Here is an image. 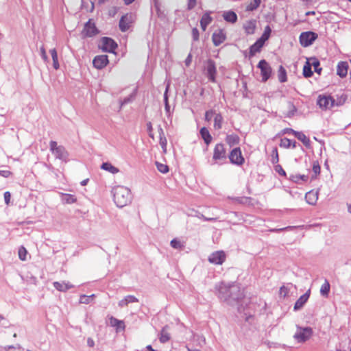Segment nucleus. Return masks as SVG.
Here are the masks:
<instances>
[{
	"instance_id": "1",
	"label": "nucleus",
	"mask_w": 351,
	"mask_h": 351,
	"mask_svg": "<svg viewBox=\"0 0 351 351\" xmlns=\"http://www.w3.org/2000/svg\"><path fill=\"white\" fill-rule=\"evenodd\" d=\"M217 295L220 300L228 302L232 304V300L237 301L242 295L240 289L237 285L234 283L220 282L215 286Z\"/></svg>"
},
{
	"instance_id": "2",
	"label": "nucleus",
	"mask_w": 351,
	"mask_h": 351,
	"mask_svg": "<svg viewBox=\"0 0 351 351\" xmlns=\"http://www.w3.org/2000/svg\"><path fill=\"white\" fill-rule=\"evenodd\" d=\"M114 202L119 208H123L132 202V193L126 186H116L112 191Z\"/></svg>"
},
{
	"instance_id": "3",
	"label": "nucleus",
	"mask_w": 351,
	"mask_h": 351,
	"mask_svg": "<svg viewBox=\"0 0 351 351\" xmlns=\"http://www.w3.org/2000/svg\"><path fill=\"white\" fill-rule=\"evenodd\" d=\"M49 149L56 159L64 162L67 160L69 156L68 152L63 146L58 145L56 141H50Z\"/></svg>"
},
{
	"instance_id": "4",
	"label": "nucleus",
	"mask_w": 351,
	"mask_h": 351,
	"mask_svg": "<svg viewBox=\"0 0 351 351\" xmlns=\"http://www.w3.org/2000/svg\"><path fill=\"white\" fill-rule=\"evenodd\" d=\"M313 333V329L311 327H301L297 326L293 338L298 343H304L310 339Z\"/></svg>"
},
{
	"instance_id": "5",
	"label": "nucleus",
	"mask_w": 351,
	"mask_h": 351,
	"mask_svg": "<svg viewBox=\"0 0 351 351\" xmlns=\"http://www.w3.org/2000/svg\"><path fill=\"white\" fill-rule=\"evenodd\" d=\"M204 73L211 82H216L217 68L215 63L212 60H207L204 65Z\"/></svg>"
},
{
	"instance_id": "6",
	"label": "nucleus",
	"mask_w": 351,
	"mask_h": 351,
	"mask_svg": "<svg viewBox=\"0 0 351 351\" xmlns=\"http://www.w3.org/2000/svg\"><path fill=\"white\" fill-rule=\"evenodd\" d=\"M322 110H328L335 106V100L330 95H319L317 101Z\"/></svg>"
},
{
	"instance_id": "7",
	"label": "nucleus",
	"mask_w": 351,
	"mask_h": 351,
	"mask_svg": "<svg viewBox=\"0 0 351 351\" xmlns=\"http://www.w3.org/2000/svg\"><path fill=\"white\" fill-rule=\"evenodd\" d=\"M317 34L313 32H302L300 36V43L303 47H308L317 39Z\"/></svg>"
},
{
	"instance_id": "8",
	"label": "nucleus",
	"mask_w": 351,
	"mask_h": 351,
	"mask_svg": "<svg viewBox=\"0 0 351 351\" xmlns=\"http://www.w3.org/2000/svg\"><path fill=\"white\" fill-rule=\"evenodd\" d=\"M117 47V45L116 43L110 38L108 37H104L101 39L99 47L104 51L106 52H114V50Z\"/></svg>"
},
{
	"instance_id": "9",
	"label": "nucleus",
	"mask_w": 351,
	"mask_h": 351,
	"mask_svg": "<svg viewBox=\"0 0 351 351\" xmlns=\"http://www.w3.org/2000/svg\"><path fill=\"white\" fill-rule=\"evenodd\" d=\"M258 68L261 70L262 81L266 82L271 76V67L265 60H262L258 62Z\"/></svg>"
},
{
	"instance_id": "10",
	"label": "nucleus",
	"mask_w": 351,
	"mask_h": 351,
	"mask_svg": "<svg viewBox=\"0 0 351 351\" xmlns=\"http://www.w3.org/2000/svg\"><path fill=\"white\" fill-rule=\"evenodd\" d=\"M226 255L222 250L216 251L210 254L208 261L214 265H222L226 261Z\"/></svg>"
},
{
	"instance_id": "11",
	"label": "nucleus",
	"mask_w": 351,
	"mask_h": 351,
	"mask_svg": "<svg viewBox=\"0 0 351 351\" xmlns=\"http://www.w3.org/2000/svg\"><path fill=\"white\" fill-rule=\"evenodd\" d=\"M229 158L232 164L241 165L244 162V158L242 156L240 148L236 147L233 149L230 155Z\"/></svg>"
},
{
	"instance_id": "12",
	"label": "nucleus",
	"mask_w": 351,
	"mask_h": 351,
	"mask_svg": "<svg viewBox=\"0 0 351 351\" xmlns=\"http://www.w3.org/2000/svg\"><path fill=\"white\" fill-rule=\"evenodd\" d=\"M134 20V16L132 14H126L123 16L119 21V27L122 32L127 31L131 24L133 23Z\"/></svg>"
},
{
	"instance_id": "13",
	"label": "nucleus",
	"mask_w": 351,
	"mask_h": 351,
	"mask_svg": "<svg viewBox=\"0 0 351 351\" xmlns=\"http://www.w3.org/2000/svg\"><path fill=\"white\" fill-rule=\"evenodd\" d=\"M226 158V154L223 145L221 143L217 144L213 150V159L217 161L225 159Z\"/></svg>"
},
{
	"instance_id": "14",
	"label": "nucleus",
	"mask_w": 351,
	"mask_h": 351,
	"mask_svg": "<svg viewBox=\"0 0 351 351\" xmlns=\"http://www.w3.org/2000/svg\"><path fill=\"white\" fill-rule=\"evenodd\" d=\"M108 63V58L106 55H100L95 57L93 61L94 66L97 69L104 68Z\"/></svg>"
},
{
	"instance_id": "15",
	"label": "nucleus",
	"mask_w": 351,
	"mask_h": 351,
	"mask_svg": "<svg viewBox=\"0 0 351 351\" xmlns=\"http://www.w3.org/2000/svg\"><path fill=\"white\" fill-rule=\"evenodd\" d=\"M311 290L308 289L304 294L301 295L295 302L293 309L295 311L300 310L309 299Z\"/></svg>"
},
{
	"instance_id": "16",
	"label": "nucleus",
	"mask_w": 351,
	"mask_h": 351,
	"mask_svg": "<svg viewBox=\"0 0 351 351\" xmlns=\"http://www.w3.org/2000/svg\"><path fill=\"white\" fill-rule=\"evenodd\" d=\"M226 34L223 30L219 29L215 32L212 36V40L215 46H219L226 40Z\"/></svg>"
},
{
	"instance_id": "17",
	"label": "nucleus",
	"mask_w": 351,
	"mask_h": 351,
	"mask_svg": "<svg viewBox=\"0 0 351 351\" xmlns=\"http://www.w3.org/2000/svg\"><path fill=\"white\" fill-rule=\"evenodd\" d=\"M83 34L85 36L91 37L97 34V29L93 23L90 21H88L84 25L83 32Z\"/></svg>"
},
{
	"instance_id": "18",
	"label": "nucleus",
	"mask_w": 351,
	"mask_h": 351,
	"mask_svg": "<svg viewBox=\"0 0 351 351\" xmlns=\"http://www.w3.org/2000/svg\"><path fill=\"white\" fill-rule=\"evenodd\" d=\"M256 28V21L252 19L245 21L243 24V29L245 34L251 35L254 34Z\"/></svg>"
},
{
	"instance_id": "19",
	"label": "nucleus",
	"mask_w": 351,
	"mask_h": 351,
	"mask_svg": "<svg viewBox=\"0 0 351 351\" xmlns=\"http://www.w3.org/2000/svg\"><path fill=\"white\" fill-rule=\"evenodd\" d=\"M319 191H310L306 193L305 199L306 202L310 205H315L318 199Z\"/></svg>"
},
{
	"instance_id": "20",
	"label": "nucleus",
	"mask_w": 351,
	"mask_h": 351,
	"mask_svg": "<svg viewBox=\"0 0 351 351\" xmlns=\"http://www.w3.org/2000/svg\"><path fill=\"white\" fill-rule=\"evenodd\" d=\"M348 64L347 62H339L337 66V74L341 77H344L348 73Z\"/></svg>"
},
{
	"instance_id": "21",
	"label": "nucleus",
	"mask_w": 351,
	"mask_h": 351,
	"mask_svg": "<svg viewBox=\"0 0 351 351\" xmlns=\"http://www.w3.org/2000/svg\"><path fill=\"white\" fill-rule=\"evenodd\" d=\"M291 134H293L299 141L307 147H310L311 141L310 139L302 132H297L291 130Z\"/></svg>"
},
{
	"instance_id": "22",
	"label": "nucleus",
	"mask_w": 351,
	"mask_h": 351,
	"mask_svg": "<svg viewBox=\"0 0 351 351\" xmlns=\"http://www.w3.org/2000/svg\"><path fill=\"white\" fill-rule=\"evenodd\" d=\"M53 284L57 290L62 292H65L73 287V285L69 282H54Z\"/></svg>"
},
{
	"instance_id": "23",
	"label": "nucleus",
	"mask_w": 351,
	"mask_h": 351,
	"mask_svg": "<svg viewBox=\"0 0 351 351\" xmlns=\"http://www.w3.org/2000/svg\"><path fill=\"white\" fill-rule=\"evenodd\" d=\"M265 43L259 38L250 47V56H254L256 53L259 52L263 47Z\"/></svg>"
},
{
	"instance_id": "24",
	"label": "nucleus",
	"mask_w": 351,
	"mask_h": 351,
	"mask_svg": "<svg viewBox=\"0 0 351 351\" xmlns=\"http://www.w3.org/2000/svg\"><path fill=\"white\" fill-rule=\"evenodd\" d=\"M138 300L134 296L132 295H128L125 296L123 299L121 300L119 302V306L124 307L127 306L130 303L138 302Z\"/></svg>"
},
{
	"instance_id": "25",
	"label": "nucleus",
	"mask_w": 351,
	"mask_h": 351,
	"mask_svg": "<svg viewBox=\"0 0 351 351\" xmlns=\"http://www.w3.org/2000/svg\"><path fill=\"white\" fill-rule=\"evenodd\" d=\"M213 19L210 15V12H206L202 16L200 20V26L203 31H205L207 26L212 22Z\"/></svg>"
},
{
	"instance_id": "26",
	"label": "nucleus",
	"mask_w": 351,
	"mask_h": 351,
	"mask_svg": "<svg viewBox=\"0 0 351 351\" xmlns=\"http://www.w3.org/2000/svg\"><path fill=\"white\" fill-rule=\"evenodd\" d=\"M224 20L227 22L234 23L237 21V15L233 11H226L223 14Z\"/></svg>"
},
{
	"instance_id": "27",
	"label": "nucleus",
	"mask_w": 351,
	"mask_h": 351,
	"mask_svg": "<svg viewBox=\"0 0 351 351\" xmlns=\"http://www.w3.org/2000/svg\"><path fill=\"white\" fill-rule=\"evenodd\" d=\"M101 169L112 174H116L119 171V169L118 168L113 166L110 162H104L101 166Z\"/></svg>"
},
{
	"instance_id": "28",
	"label": "nucleus",
	"mask_w": 351,
	"mask_h": 351,
	"mask_svg": "<svg viewBox=\"0 0 351 351\" xmlns=\"http://www.w3.org/2000/svg\"><path fill=\"white\" fill-rule=\"evenodd\" d=\"M199 132H200V135H201L202 138L204 139L205 143L206 145H209L210 143V142L212 141V136L210 134V132L208 130V129L204 127V128H201Z\"/></svg>"
},
{
	"instance_id": "29",
	"label": "nucleus",
	"mask_w": 351,
	"mask_h": 351,
	"mask_svg": "<svg viewBox=\"0 0 351 351\" xmlns=\"http://www.w3.org/2000/svg\"><path fill=\"white\" fill-rule=\"evenodd\" d=\"M206 343V339L203 336L194 335L193 337V343L198 348H202Z\"/></svg>"
},
{
	"instance_id": "30",
	"label": "nucleus",
	"mask_w": 351,
	"mask_h": 351,
	"mask_svg": "<svg viewBox=\"0 0 351 351\" xmlns=\"http://www.w3.org/2000/svg\"><path fill=\"white\" fill-rule=\"evenodd\" d=\"M330 289V285L327 280L322 285L320 288V294L324 298H328Z\"/></svg>"
},
{
	"instance_id": "31",
	"label": "nucleus",
	"mask_w": 351,
	"mask_h": 351,
	"mask_svg": "<svg viewBox=\"0 0 351 351\" xmlns=\"http://www.w3.org/2000/svg\"><path fill=\"white\" fill-rule=\"evenodd\" d=\"M77 199L75 195L71 194L62 193V202L64 204H73L76 202Z\"/></svg>"
},
{
	"instance_id": "32",
	"label": "nucleus",
	"mask_w": 351,
	"mask_h": 351,
	"mask_svg": "<svg viewBox=\"0 0 351 351\" xmlns=\"http://www.w3.org/2000/svg\"><path fill=\"white\" fill-rule=\"evenodd\" d=\"M226 141L230 146H234L239 143V137L237 134H229L226 136Z\"/></svg>"
},
{
	"instance_id": "33",
	"label": "nucleus",
	"mask_w": 351,
	"mask_h": 351,
	"mask_svg": "<svg viewBox=\"0 0 351 351\" xmlns=\"http://www.w3.org/2000/svg\"><path fill=\"white\" fill-rule=\"evenodd\" d=\"M110 324L112 326L117 327V330H119V328H122L123 330L125 328L124 322L121 320L117 319L114 317H110Z\"/></svg>"
},
{
	"instance_id": "34",
	"label": "nucleus",
	"mask_w": 351,
	"mask_h": 351,
	"mask_svg": "<svg viewBox=\"0 0 351 351\" xmlns=\"http://www.w3.org/2000/svg\"><path fill=\"white\" fill-rule=\"evenodd\" d=\"M170 334L167 330V326L164 327L160 332L159 337L160 341L162 343L167 342L170 339Z\"/></svg>"
},
{
	"instance_id": "35",
	"label": "nucleus",
	"mask_w": 351,
	"mask_h": 351,
	"mask_svg": "<svg viewBox=\"0 0 351 351\" xmlns=\"http://www.w3.org/2000/svg\"><path fill=\"white\" fill-rule=\"evenodd\" d=\"M50 53L51 55V58L53 60V68L57 70L60 67V64L58 62V53L56 49H52L50 50Z\"/></svg>"
},
{
	"instance_id": "36",
	"label": "nucleus",
	"mask_w": 351,
	"mask_h": 351,
	"mask_svg": "<svg viewBox=\"0 0 351 351\" xmlns=\"http://www.w3.org/2000/svg\"><path fill=\"white\" fill-rule=\"evenodd\" d=\"M308 179V176L295 174L291 177V180L295 183H300V182H306Z\"/></svg>"
},
{
	"instance_id": "37",
	"label": "nucleus",
	"mask_w": 351,
	"mask_h": 351,
	"mask_svg": "<svg viewBox=\"0 0 351 351\" xmlns=\"http://www.w3.org/2000/svg\"><path fill=\"white\" fill-rule=\"evenodd\" d=\"M278 77L280 82H285L287 80V71L282 66H279Z\"/></svg>"
},
{
	"instance_id": "38",
	"label": "nucleus",
	"mask_w": 351,
	"mask_h": 351,
	"mask_svg": "<svg viewBox=\"0 0 351 351\" xmlns=\"http://www.w3.org/2000/svg\"><path fill=\"white\" fill-rule=\"evenodd\" d=\"M223 117L221 114H216L214 118V128L217 130L221 129L222 126Z\"/></svg>"
},
{
	"instance_id": "39",
	"label": "nucleus",
	"mask_w": 351,
	"mask_h": 351,
	"mask_svg": "<svg viewBox=\"0 0 351 351\" xmlns=\"http://www.w3.org/2000/svg\"><path fill=\"white\" fill-rule=\"evenodd\" d=\"M308 61L310 62L311 66H313L314 67V70H315V72H317L318 73H321L322 69L319 67V60L317 58H311Z\"/></svg>"
},
{
	"instance_id": "40",
	"label": "nucleus",
	"mask_w": 351,
	"mask_h": 351,
	"mask_svg": "<svg viewBox=\"0 0 351 351\" xmlns=\"http://www.w3.org/2000/svg\"><path fill=\"white\" fill-rule=\"evenodd\" d=\"M303 75L305 77H310L313 75L311 64L308 61L306 62L303 67Z\"/></svg>"
},
{
	"instance_id": "41",
	"label": "nucleus",
	"mask_w": 351,
	"mask_h": 351,
	"mask_svg": "<svg viewBox=\"0 0 351 351\" xmlns=\"http://www.w3.org/2000/svg\"><path fill=\"white\" fill-rule=\"evenodd\" d=\"M261 4V0H253L246 7L247 11H253L258 8Z\"/></svg>"
},
{
	"instance_id": "42",
	"label": "nucleus",
	"mask_w": 351,
	"mask_h": 351,
	"mask_svg": "<svg viewBox=\"0 0 351 351\" xmlns=\"http://www.w3.org/2000/svg\"><path fill=\"white\" fill-rule=\"evenodd\" d=\"M271 32V29L269 25H267L265 27L263 34H262L261 37L259 39L265 43V41L267 40L270 37Z\"/></svg>"
},
{
	"instance_id": "43",
	"label": "nucleus",
	"mask_w": 351,
	"mask_h": 351,
	"mask_svg": "<svg viewBox=\"0 0 351 351\" xmlns=\"http://www.w3.org/2000/svg\"><path fill=\"white\" fill-rule=\"evenodd\" d=\"M95 296V294H92L90 295H82L80 298V303L89 304L91 302Z\"/></svg>"
},
{
	"instance_id": "44",
	"label": "nucleus",
	"mask_w": 351,
	"mask_h": 351,
	"mask_svg": "<svg viewBox=\"0 0 351 351\" xmlns=\"http://www.w3.org/2000/svg\"><path fill=\"white\" fill-rule=\"evenodd\" d=\"M169 88V84L168 83L166 86L165 92L164 93L165 108L167 113H169V110H170V106L169 105L168 96H167V92H168Z\"/></svg>"
},
{
	"instance_id": "45",
	"label": "nucleus",
	"mask_w": 351,
	"mask_h": 351,
	"mask_svg": "<svg viewBox=\"0 0 351 351\" xmlns=\"http://www.w3.org/2000/svg\"><path fill=\"white\" fill-rule=\"evenodd\" d=\"M171 246L177 250H181L184 247V245L181 243V241L177 239H173L171 241Z\"/></svg>"
},
{
	"instance_id": "46",
	"label": "nucleus",
	"mask_w": 351,
	"mask_h": 351,
	"mask_svg": "<svg viewBox=\"0 0 351 351\" xmlns=\"http://www.w3.org/2000/svg\"><path fill=\"white\" fill-rule=\"evenodd\" d=\"M313 172L314 173L313 176H312V179L315 178L317 175L320 173V166L318 163V162L315 161L313 164Z\"/></svg>"
},
{
	"instance_id": "47",
	"label": "nucleus",
	"mask_w": 351,
	"mask_h": 351,
	"mask_svg": "<svg viewBox=\"0 0 351 351\" xmlns=\"http://www.w3.org/2000/svg\"><path fill=\"white\" fill-rule=\"evenodd\" d=\"M279 161V157H278V149L276 147H274L273 149H272V152H271V162L273 163V164H277Z\"/></svg>"
},
{
	"instance_id": "48",
	"label": "nucleus",
	"mask_w": 351,
	"mask_h": 351,
	"mask_svg": "<svg viewBox=\"0 0 351 351\" xmlns=\"http://www.w3.org/2000/svg\"><path fill=\"white\" fill-rule=\"evenodd\" d=\"M154 3V8L158 15V16L162 17L163 15V13L161 11V4L159 1V0H152Z\"/></svg>"
},
{
	"instance_id": "49",
	"label": "nucleus",
	"mask_w": 351,
	"mask_h": 351,
	"mask_svg": "<svg viewBox=\"0 0 351 351\" xmlns=\"http://www.w3.org/2000/svg\"><path fill=\"white\" fill-rule=\"evenodd\" d=\"M194 216L205 221H214L217 219V218L215 217H206L203 214L198 212H196Z\"/></svg>"
},
{
	"instance_id": "50",
	"label": "nucleus",
	"mask_w": 351,
	"mask_h": 351,
	"mask_svg": "<svg viewBox=\"0 0 351 351\" xmlns=\"http://www.w3.org/2000/svg\"><path fill=\"white\" fill-rule=\"evenodd\" d=\"M156 165L157 169L162 173H166L169 171L168 166L165 164H162L158 162H156Z\"/></svg>"
},
{
	"instance_id": "51",
	"label": "nucleus",
	"mask_w": 351,
	"mask_h": 351,
	"mask_svg": "<svg viewBox=\"0 0 351 351\" xmlns=\"http://www.w3.org/2000/svg\"><path fill=\"white\" fill-rule=\"evenodd\" d=\"M291 144L292 141L290 139L284 138L281 139L280 146L284 148H289L291 147Z\"/></svg>"
},
{
	"instance_id": "52",
	"label": "nucleus",
	"mask_w": 351,
	"mask_h": 351,
	"mask_svg": "<svg viewBox=\"0 0 351 351\" xmlns=\"http://www.w3.org/2000/svg\"><path fill=\"white\" fill-rule=\"evenodd\" d=\"M27 250L24 247H21L19 249V257L21 261L26 260Z\"/></svg>"
},
{
	"instance_id": "53",
	"label": "nucleus",
	"mask_w": 351,
	"mask_h": 351,
	"mask_svg": "<svg viewBox=\"0 0 351 351\" xmlns=\"http://www.w3.org/2000/svg\"><path fill=\"white\" fill-rule=\"evenodd\" d=\"M160 145L161 147L162 148L163 152H166L167 139H166V138L165 136H162L161 135H160Z\"/></svg>"
},
{
	"instance_id": "54",
	"label": "nucleus",
	"mask_w": 351,
	"mask_h": 351,
	"mask_svg": "<svg viewBox=\"0 0 351 351\" xmlns=\"http://www.w3.org/2000/svg\"><path fill=\"white\" fill-rule=\"evenodd\" d=\"M215 114V111L213 110H208L205 113V119L206 121H210L213 117L214 116Z\"/></svg>"
},
{
	"instance_id": "55",
	"label": "nucleus",
	"mask_w": 351,
	"mask_h": 351,
	"mask_svg": "<svg viewBox=\"0 0 351 351\" xmlns=\"http://www.w3.org/2000/svg\"><path fill=\"white\" fill-rule=\"evenodd\" d=\"M40 56H41L42 59L45 62H48V57L47 56V53H46V51H45V49L44 48V47H41L40 49Z\"/></svg>"
},
{
	"instance_id": "56",
	"label": "nucleus",
	"mask_w": 351,
	"mask_h": 351,
	"mask_svg": "<svg viewBox=\"0 0 351 351\" xmlns=\"http://www.w3.org/2000/svg\"><path fill=\"white\" fill-rule=\"evenodd\" d=\"M21 348V346L17 344L16 346H7L4 347L5 351H16V349Z\"/></svg>"
},
{
	"instance_id": "57",
	"label": "nucleus",
	"mask_w": 351,
	"mask_h": 351,
	"mask_svg": "<svg viewBox=\"0 0 351 351\" xmlns=\"http://www.w3.org/2000/svg\"><path fill=\"white\" fill-rule=\"evenodd\" d=\"M275 171L276 172H278L281 176H286V172L285 171V170L282 169V167L280 165H276L275 166Z\"/></svg>"
},
{
	"instance_id": "58",
	"label": "nucleus",
	"mask_w": 351,
	"mask_h": 351,
	"mask_svg": "<svg viewBox=\"0 0 351 351\" xmlns=\"http://www.w3.org/2000/svg\"><path fill=\"white\" fill-rule=\"evenodd\" d=\"M288 293H289V289L287 287H285L284 286L280 287V296L285 298L288 295Z\"/></svg>"
},
{
	"instance_id": "59",
	"label": "nucleus",
	"mask_w": 351,
	"mask_h": 351,
	"mask_svg": "<svg viewBox=\"0 0 351 351\" xmlns=\"http://www.w3.org/2000/svg\"><path fill=\"white\" fill-rule=\"evenodd\" d=\"M192 36L193 40H197L199 39V31L197 28L192 29Z\"/></svg>"
},
{
	"instance_id": "60",
	"label": "nucleus",
	"mask_w": 351,
	"mask_h": 351,
	"mask_svg": "<svg viewBox=\"0 0 351 351\" xmlns=\"http://www.w3.org/2000/svg\"><path fill=\"white\" fill-rule=\"evenodd\" d=\"M11 195L9 191H6L4 193V200L5 203L8 205L10 201Z\"/></svg>"
},
{
	"instance_id": "61",
	"label": "nucleus",
	"mask_w": 351,
	"mask_h": 351,
	"mask_svg": "<svg viewBox=\"0 0 351 351\" xmlns=\"http://www.w3.org/2000/svg\"><path fill=\"white\" fill-rule=\"evenodd\" d=\"M11 175V172L8 170H0V176L4 178H8Z\"/></svg>"
},
{
	"instance_id": "62",
	"label": "nucleus",
	"mask_w": 351,
	"mask_h": 351,
	"mask_svg": "<svg viewBox=\"0 0 351 351\" xmlns=\"http://www.w3.org/2000/svg\"><path fill=\"white\" fill-rule=\"evenodd\" d=\"M196 5V0H189L188 8L189 10L193 8Z\"/></svg>"
},
{
	"instance_id": "63",
	"label": "nucleus",
	"mask_w": 351,
	"mask_h": 351,
	"mask_svg": "<svg viewBox=\"0 0 351 351\" xmlns=\"http://www.w3.org/2000/svg\"><path fill=\"white\" fill-rule=\"evenodd\" d=\"M87 345H88V347H90V348H93V347H94V346H95V341H94V340H93L92 338L88 337V338L87 339Z\"/></svg>"
},
{
	"instance_id": "64",
	"label": "nucleus",
	"mask_w": 351,
	"mask_h": 351,
	"mask_svg": "<svg viewBox=\"0 0 351 351\" xmlns=\"http://www.w3.org/2000/svg\"><path fill=\"white\" fill-rule=\"evenodd\" d=\"M191 61H192V56H191V54H189V56H187V58L185 60L186 65L189 66L191 64Z\"/></svg>"
}]
</instances>
